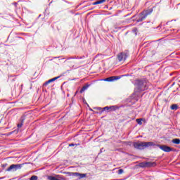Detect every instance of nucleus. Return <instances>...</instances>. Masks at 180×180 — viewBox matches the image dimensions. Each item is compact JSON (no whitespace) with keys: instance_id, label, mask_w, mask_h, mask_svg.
<instances>
[{"instance_id":"obj_23","label":"nucleus","mask_w":180,"mask_h":180,"mask_svg":"<svg viewBox=\"0 0 180 180\" xmlns=\"http://www.w3.org/2000/svg\"><path fill=\"white\" fill-rule=\"evenodd\" d=\"M72 146H74V143L69 144V147H72Z\"/></svg>"},{"instance_id":"obj_19","label":"nucleus","mask_w":180,"mask_h":180,"mask_svg":"<svg viewBox=\"0 0 180 180\" xmlns=\"http://www.w3.org/2000/svg\"><path fill=\"white\" fill-rule=\"evenodd\" d=\"M103 110H108V112H110V108L108 106H106V107L103 108Z\"/></svg>"},{"instance_id":"obj_20","label":"nucleus","mask_w":180,"mask_h":180,"mask_svg":"<svg viewBox=\"0 0 180 180\" xmlns=\"http://www.w3.org/2000/svg\"><path fill=\"white\" fill-rule=\"evenodd\" d=\"M123 173V169H120L118 170V174L120 175Z\"/></svg>"},{"instance_id":"obj_18","label":"nucleus","mask_w":180,"mask_h":180,"mask_svg":"<svg viewBox=\"0 0 180 180\" xmlns=\"http://www.w3.org/2000/svg\"><path fill=\"white\" fill-rule=\"evenodd\" d=\"M30 180H37V176H32L30 178Z\"/></svg>"},{"instance_id":"obj_6","label":"nucleus","mask_w":180,"mask_h":180,"mask_svg":"<svg viewBox=\"0 0 180 180\" xmlns=\"http://www.w3.org/2000/svg\"><path fill=\"white\" fill-rule=\"evenodd\" d=\"M70 175L72 176H77V178H79V179H82V178L86 177V174H81L78 172H72L70 173Z\"/></svg>"},{"instance_id":"obj_1","label":"nucleus","mask_w":180,"mask_h":180,"mask_svg":"<svg viewBox=\"0 0 180 180\" xmlns=\"http://www.w3.org/2000/svg\"><path fill=\"white\" fill-rule=\"evenodd\" d=\"M155 146L154 142H135L134 143V147L138 148V150H143L147 147H151Z\"/></svg>"},{"instance_id":"obj_16","label":"nucleus","mask_w":180,"mask_h":180,"mask_svg":"<svg viewBox=\"0 0 180 180\" xmlns=\"http://www.w3.org/2000/svg\"><path fill=\"white\" fill-rule=\"evenodd\" d=\"M171 109H172V110H176V109H178V105L176 104H173L171 106Z\"/></svg>"},{"instance_id":"obj_5","label":"nucleus","mask_w":180,"mask_h":180,"mask_svg":"<svg viewBox=\"0 0 180 180\" xmlns=\"http://www.w3.org/2000/svg\"><path fill=\"white\" fill-rule=\"evenodd\" d=\"M22 168V165H11L8 169L7 171H18Z\"/></svg>"},{"instance_id":"obj_8","label":"nucleus","mask_w":180,"mask_h":180,"mask_svg":"<svg viewBox=\"0 0 180 180\" xmlns=\"http://www.w3.org/2000/svg\"><path fill=\"white\" fill-rule=\"evenodd\" d=\"M155 162H142L140 164V167H155Z\"/></svg>"},{"instance_id":"obj_10","label":"nucleus","mask_w":180,"mask_h":180,"mask_svg":"<svg viewBox=\"0 0 180 180\" xmlns=\"http://www.w3.org/2000/svg\"><path fill=\"white\" fill-rule=\"evenodd\" d=\"M58 78H60V77H54V78H52V79L48 80L47 82H46L44 84V86H47V85H49V84H51V82H54V81H56V79H58Z\"/></svg>"},{"instance_id":"obj_3","label":"nucleus","mask_w":180,"mask_h":180,"mask_svg":"<svg viewBox=\"0 0 180 180\" xmlns=\"http://www.w3.org/2000/svg\"><path fill=\"white\" fill-rule=\"evenodd\" d=\"M151 12H153V9L150 8L149 11H144L142 13H141V14L139 15V19H138L136 22H143V20H144V19H146V18H147V16H148V15H150Z\"/></svg>"},{"instance_id":"obj_2","label":"nucleus","mask_w":180,"mask_h":180,"mask_svg":"<svg viewBox=\"0 0 180 180\" xmlns=\"http://www.w3.org/2000/svg\"><path fill=\"white\" fill-rule=\"evenodd\" d=\"M146 89H148L147 82L143 80L138 81L135 88V92H141V91H146Z\"/></svg>"},{"instance_id":"obj_11","label":"nucleus","mask_w":180,"mask_h":180,"mask_svg":"<svg viewBox=\"0 0 180 180\" xmlns=\"http://www.w3.org/2000/svg\"><path fill=\"white\" fill-rule=\"evenodd\" d=\"M88 88H89V84H86L85 86H84L82 89L80 90V94H82V92H85V91H86V89H88Z\"/></svg>"},{"instance_id":"obj_24","label":"nucleus","mask_w":180,"mask_h":180,"mask_svg":"<svg viewBox=\"0 0 180 180\" xmlns=\"http://www.w3.org/2000/svg\"><path fill=\"white\" fill-rule=\"evenodd\" d=\"M90 110H92V109H90Z\"/></svg>"},{"instance_id":"obj_15","label":"nucleus","mask_w":180,"mask_h":180,"mask_svg":"<svg viewBox=\"0 0 180 180\" xmlns=\"http://www.w3.org/2000/svg\"><path fill=\"white\" fill-rule=\"evenodd\" d=\"M172 143H174V144H180V139H174L172 140Z\"/></svg>"},{"instance_id":"obj_14","label":"nucleus","mask_w":180,"mask_h":180,"mask_svg":"<svg viewBox=\"0 0 180 180\" xmlns=\"http://www.w3.org/2000/svg\"><path fill=\"white\" fill-rule=\"evenodd\" d=\"M143 121H144V120L143 118L136 119V123H138V124H139L140 126H141V124H143Z\"/></svg>"},{"instance_id":"obj_4","label":"nucleus","mask_w":180,"mask_h":180,"mask_svg":"<svg viewBox=\"0 0 180 180\" xmlns=\"http://www.w3.org/2000/svg\"><path fill=\"white\" fill-rule=\"evenodd\" d=\"M158 147H159V148H160V150H162V151H165V153H171V151H172V148H171V147L165 145H158Z\"/></svg>"},{"instance_id":"obj_13","label":"nucleus","mask_w":180,"mask_h":180,"mask_svg":"<svg viewBox=\"0 0 180 180\" xmlns=\"http://www.w3.org/2000/svg\"><path fill=\"white\" fill-rule=\"evenodd\" d=\"M103 2H106V0H99L94 3H93V5H99L101 4H103Z\"/></svg>"},{"instance_id":"obj_17","label":"nucleus","mask_w":180,"mask_h":180,"mask_svg":"<svg viewBox=\"0 0 180 180\" xmlns=\"http://www.w3.org/2000/svg\"><path fill=\"white\" fill-rule=\"evenodd\" d=\"M48 179H49V180H61V179H58V178H56V177H54V176H48Z\"/></svg>"},{"instance_id":"obj_7","label":"nucleus","mask_w":180,"mask_h":180,"mask_svg":"<svg viewBox=\"0 0 180 180\" xmlns=\"http://www.w3.org/2000/svg\"><path fill=\"white\" fill-rule=\"evenodd\" d=\"M127 58V53H120L117 55L118 61H124Z\"/></svg>"},{"instance_id":"obj_9","label":"nucleus","mask_w":180,"mask_h":180,"mask_svg":"<svg viewBox=\"0 0 180 180\" xmlns=\"http://www.w3.org/2000/svg\"><path fill=\"white\" fill-rule=\"evenodd\" d=\"M117 79H120V77L112 76V77L105 79L104 81L112 82V81H117Z\"/></svg>"},{"instance_id":"obj_22","label":"nucleus","mask_w":180,"mask_h":180,"mask_svg":"<svg viewBox=\"0 0 180 180\" xmlns=\"http://www.w3.org/2000/svg\"><path fill=\"white\" fill-rule=\"evenodd\" d=\"M94 109H96L97 110H101V109H102V108H94Z\"/></svg>"},{"instance_id":"obj_12","label":"nucleus","mask_w":180,"mask_h":180,"mask_svg":"<svg viewBox=\"0 0 180 180\" xmlns=\"http://www.w3.org/2000/svg\"><path fill=\"white\" fill-rule=\"evenodd\" d=\"M110 109V112H112L113 110H117V109H119V107H117V105H112L109 107Z\"/></svg>"},{"instance_id":"obj_21","label":"nucleus","mask_w":180,"mask_h":180,"mask_svg":"<svg viewBox=\"0 0 180 180\" xmlns=\"http://www.w3.org/2000/svg\"><path fill=\"white\" fill-rule=\"evenodd\" d=\"M22 126H23V124L22 123H20L18 124V127H22Z\"/></svg>"}]
</instances>
